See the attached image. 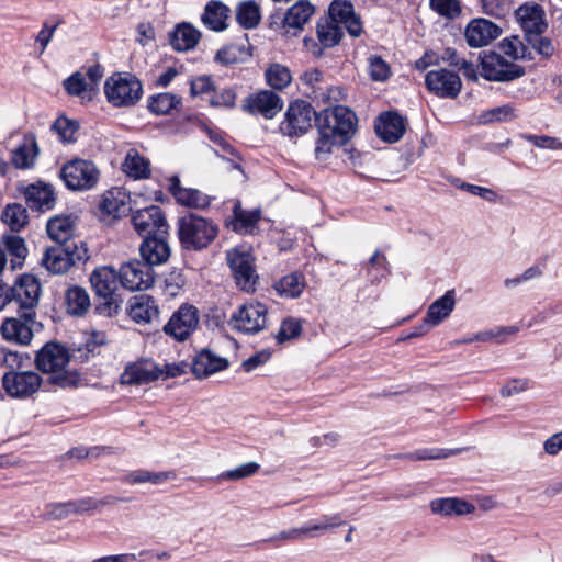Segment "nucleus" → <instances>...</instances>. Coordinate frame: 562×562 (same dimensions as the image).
<instances>
[{"label": "nucleus", "instance_id": "1", "mask_svg": "<svg viewBox=\"0 0 562 562\" xmlns=\"http://www.w3.org/2000/svg\"><path fill=\"white\" fill-rule=\"evenodd\" d=\"M70 355L57 342H47L36 353L35 363L38 370L52 374L50 382L61 387L74 386L78 383V374L66 370Z\"/></svg>", "mask_w": 562, "mask_h": 562}, {"label": "nucleus", "instance_id": "2", "mask_svg": "<svg viewBox=\"0 0 562 562\" xmlns=\"http://www.w3.org/2000/svg\"><path fill=\"white\" fill-rule=\"evenodd\" d=\"M89 281L94 294L102 300L97 312L106 317L116 315L121 303L116 294L121 284L119 272L111 266H100L91 272Z\"/></svg>", "mask_w": 562, "mask_h": 562}, {"label": "nucleus", "instance_id": "3", "mask_svg": "<svg viewBox=\"0 0 562 562\" xmlns=\"http://www.w3.org/2000/svg\"><path fill=\"white\" fill-rule=\"evenodd\" d=\"M217 233V225L200 215L188 213L178 220V236L184 249L206 248L216 238Z\"/></svg>", "mask_w": 562, "mask_h": 562}, {"label": "nucleus", "instance_id": "4", "mask_svg": "<svg viewBox=\"0 0 562 562\" xmlns=\"http://www.w3.org/2000/svg\"><path fill=\"white\" fill-rule=\"evenodd\" d=\"M106 101L115 108L135 105L143 95L142 82L130 72H115L104 82Z\"/></svg>", "mask_w": 562, "mask_h": 562}, {"label": "nucleus", "instance_id": "5", "mask_svg": "<svg viewBox=\"0 0 562 562\" xmlns=\"http://www.w3.org/2000/svg\"><path fill=\"white\" fill-rule=\"evenodd\" d=\"M226 259L237 286L247 293L255 292L259 274L250 249L245 246L235 247L226 252Z\"/></svg>", "mask_w": 562, "mask_h": 562}, {"label": "nucleus", "instance_id": "6", "mask_svg": "<svg viewBox=\"0 0 562 562\" xmlns=\"http://www.w3.org/2000/svg\"><path fill=\"white\" fill-rule=\"evenodd\" d=\"M60 178L71 191H88L98 184L100 170L91 160L75 158L61 167Z\"/></svg>", "mask_w": 562, "mask_h": 562}, {"label": "nucleus", "instance_id": "7", "mask_svg": "<svg viewBox=\"0 0 562 562\" xmlns=\"http://www.w3.org/2000/svg\"><path fill=\"white\" fill-rule=\"evenodd\" d=\"M36 324L35 311H22L16 316L7 317L0 325L1 337L11 344L19 346L31 345Z\"/></svg>", "mask_w": 562, "mask_h": 562}, {"label": "nucleus", "instance_id": "8", "mask_svg": "<svg viewBox=\"0 0 562 562\" xmlns=\"http://www.w3.org/2000/svg\"><path fill=\"white\" fill-rule=\"evenodd\" d=\"M132 224L144 239L153 236H168L169 225L159 206L150 205L132 213Z\"/></svg>", "mask_w": 562, "mask_h": 562}, {"label": "nucleus", "instance_id": "9", "mask_svg": "<svg viewBox=\"0 0 562 562\" xmlns=\"http://www.w3.org/2000/svg\"><path fill=\"white\" fill-rule=\"evenodd\" d=\"M268 310L260 302H248L238 307L231 317L234 329L245 334H256L267 326Z\"/></svg>", "mask_w": 562, "mask_h": 562}, {"label": "nucleus", "instance_id": "10", "mask_svg": "<svg viewBox=\"0 0 562 562\" xmlns=\"http://www.w3.org/2000/svg\"><path fill=\"white\" fill-rule=\"evenodd\" d=\"M199 322V310L184 303L171 315L164 326V333L177 341H184L195 331Z\"/></svg>", "mask_w": 562, "mask_h": 562}, {"label": "nucleus", "instance_id": "11", "mask_svg": "<svg viewBox=\"0 0 562 562\" xmlns=\"http://www.w3.org/2000/svg\"><path fill=\"white\" fill-rule=\"evenodd\" d=\"M316 116L313 108L303 100L290 103L280 124L282 134L289 137L301 136L312 127L313 119Z\"/></svg>", "mask_w": 562, "mask_h": 562}, {"label": "nucleus", "instance_id": "12", "mask_svg": "<svg viewBox=\"0 0 562 562\" xmlns=\"http://www.w3.org/2000/svg\"><path fill=\"white\" fill-rule=\"evenodd\" d=\"M515 19L525 34L526 41L542 35L548 30L546 11L536 2H525L514 12Z\"/></svg>", "mask_w": 562, "mask_h": 562}, {"label": "nucleus", "instance_id": "13", "mask_svg": "<svg viewBox=\"0 0 562 562\" xmlns=\"http://www.w3.org/2000/svg\"><path fill=\"white\" fill-rule=\"evenodd\" d=\"M42 385V378L34 371L5 372L2 376V386L7 394L15 398L33 395Z\"/></svg>", "mask_w": 562, "mask_h": 562}, {"label": "nucleus", "instance_id": "14", "mask_svg": "<svg viewBox=\"0 0 562 562\" xmlns=\"http://www.w3.org/2000/svg\"><path fill=\"white\" fill-rule=\"evenodd\" d=\"M317 42L313 38H305V47L315 57H321L325 48H331L338 45L344 36L340 25H337L328 16L321 18L316 23Z\"/></svg>", "mask_w": 562, "mask_h": 562}, {"label": "nucleus", "instance_id": "15", "mask_svg": "<svg viewBox=\"0 0 562 562\" xmlns=\"http://www.w3.org/2000/svg\"><path fill=\"white\" fill-rule=\"evenodd\" d=\"M427 89L439 98L454 99L462 89L460 76L449 69L430 70L425 76Z\"/></svg>", "mask_w": 562, "mask_h": 562}, {"label": "nucleus", "instance_id": "16", "mask_svg": "<svg viewBox=\"0 0 562 562\" xmlns=\"http://www.w3.org/2000/svg\"><path fill=\"white\" fill-rule=\"evenodd\" d=\"M316 121L336 132L338 137L348 139L355 133L357 117L349 108L333 106L322 110Z\"/></svg>", "mask_w": 562, "mask_h": 562}, {"label": "nucleus", "instance_id": "17", "mask_svg": "<svg viewBox=\"0 0 562 562\" xmlns=\"http://www.w3.org/2000/svg\"><path fill=\"white\" fill-rule=\"evenodd\" d=\"M120 282L130 291H142L154 283L153 269L146 262L131 260L121 266Z\"/></svg>", "mask_w": 562, "mask_h": 562}, {"label": "nucleus", "instance_id": "18", "mask_svg": "<svg viewBox=\"0 0 562 562\" xmlns=\"http://www.w3.org/2000/svg\"><path fill=\"white\" fill-rule=\"evenodd\" d=\"M99 209L103 221H112L126 215L131 211L130 193L124 188H111L102 194Z\"/></svg>", "mask_w": 562, "mask_h": 562}, {"label": "nucleus", "instance_id": "19", "mask_svg": "<svg viewBox=\"0 0 562 562\" xmlns=\"http://www.w3.org/2000/svg\"><path fill=\"white\" fill-rule=\"evenodd\" d=\"M326 16L340 25L342 30L345 29L352 37H359L362 34L363 27L360 16L355 12L351 2L347 0H334Z\"/></svg>", "mask_w": 562, "mask_h": 562}, {"label": "nucleus", "instance_id": "20", "mask_svg": "<svg viewBox=\"0 0 562 562\" xmlns=\"http://www.w3.org/2000/svg\"><path fill=\"white\" fill-rule=\"evenodd\" d=\"M42 286L33 274H23L12 288V296L21 310L34 311L40 302Z\"/></svg>", "mask_w": 562, "mask_h": 562}, {"label": "nucleus", "instance_id": "21", "mask_svg": "<svg viewBox=\"0 0 562 562\" xmlns=\"http://www.w3.org/2000/svg\"><path fill=\"white\" fill-rule=\"evenodd\" d=\"M283 108L282 99L270 90H261L249 95L244 103V109L254 114H261L266 119L274 117Z\"/></svg>", "mask_w": 562, "mask_h": 562}, {"label": "nucleus", "instance_id": "22", "mask_svg": "<svg viewBox=\"0 0 562 562\" xmlns=\"http://www.w3.org/2000/svg\"><path fill=\"white\" fill-rule=\"evenodd\" d=\"M314 7L305 0L296 1L290 7L283 19L281 30L283 34H296L301 32L304 25L310 21L314 14Z\"/></svg>", "mask_w": 562, "mask_h": 562}, {"label": "nucleus", "instance_id": "23", "mask_svg": "<svg viewBox=\"0 0 562 562\" xmlns=\"http://www.w3.org/2000/svg\"><path fill=\"white\" fill-rule=\"evenodd\" d=\"M168 236H153L143 240L139 252L144 261L149 266L162 265L170 257V247L167 243Z\"/></svg>", "mask_w": 562, "mask_h": 562}, {"label": "nucleus", "instance_id": "24", "mask_svg": "<svg viewBox=\"0 0 562 562\" xmlns=\"http://www.w3.org/2000/svg\"><path fill=\"white\" fill-rule=\"evenodd\" d=\"M376 134L385 142H397L405 132L404 119L395 112L382 113L375 123Z\"/></svg>", "mask_w": 562, "mask_h": 562}, {"label": "nucleus", "instance_id": "25", "mask_svg": "<svg viewBox=\"0 0 562 562\" xmlns=\"http://www.w3.org/2000/svg\"><path fill=\"white\" fill-rule=\"evenodd\" d=\"M128 315L138 324H148L158 318L159 310L151 296L142 294L130 301Z\"/></svg>", "mask_w": 562, "mask_h": 562}, {"label": "nucleus", "instance_id": "26", "mask_svg": "<svg viewBox=\"0 0 562 562\" xmlns=\"http://www.w3.org/2000/svg\"><path fill=\"white\" fill-rule=\"evenodd\" d=\"M94 507L92 499H80L66 503H52L46 506L44 518L46 520H63L72 515L83 514Z\"/></svg>", "mask_w": 562, "mask_h": 562}, {"label": "nucleus", "instance_id": "27", "mask_svg": "<svg viewBox=\"0 0 562 562\" xmlns=\"http://www.w3.org/2000/svg\"><path fill=\"white\" fill-rule=\"evenodd\" d=\"M228 367L226 358L220 357L209 350H202L196 355L192 364V372L198 379L207 378Z\"/></svg>", "mask_w": 562, "mask_h": 562}, {"label": "nucleus", "instance_id": "28", "mask_svg": "<svg viewBox=\"0 0 562 562\" xmlns=\"http://www.w3.org/2000/svg\"><path fill=\"white\" fill-rule=\"evenodd\" d=\"M169 190L178 203L189 207H205L210 204L209 196L196 189L182 188L177 176L169 179Z\"/></svg>", "mask_w": 562, "mask_h": 562}, {"label": "nucleus", "instance_id": "29", "mask_svg": "<svg viewBox=\"0 0 562 562\" xmlns=\"http://www.w3.org/2000/svg\"><path fill=\"white\" fill-rule=\"evenodd\" d=\"M25 198L31 209L41 212L52 210L56 201L53 188L44 183L30 184L25 190Z\"/></svg>", "mask_w": 562, "mask_h": 562}, {"label": "nucleus", "instance_id": "30", "mask_svg": "<svg viewBox=\"0 0 562 562\" xmlns=\"http://www.w3.org/2000/svg\"><path fill=\"white\" fill-rule=\"evenodd\" d=\"M456 306V295L453 290L447 291L441 297L434 301L426 313V322L434 327L441 324L453 312Z\"/></svg>", "mask_w": 562, "mask_h": 562}, {"label": "nucleus", "instance_id": "31", "mask_svg": "<svg viewBox=\"0 0 562 562\" xmlns=\"http://www.w3.org/2000/svg\"><path fill=\"white\" fill-rule=\"evenodd\" d=\"M201 33L190 23L178 24L170 34V44L178 52L193 49L199 43Z\"/></svg>", "mask_w": 562, "mask_h": 562}, {"label": "nucleus", "instance_id": "32", "mask_svg": "<svg viewBox=\"0 0 562 562\" xmlns=\"http://www.w3.org/2000/svg\"><path fill=\"white\" fill-rule=\"evenodd\" d=\"M474 506L458 497L436 498L430 502L434 514L442 516H462L474 512Z\"/></svg>", "mask_w": 562, "mask_h": 562}, {"label": "nucleus", "instance_id": "33", "mask_svg": "<svg viewBox=\"0 0 562 562\" xmlns=\"http://www.w3.org/2000/svg\"><path fill=\"white\" fill-rule=\"evenodd\" d=\"M42 265L50 273L64 274L71 268V258L65 247L55 246L45 250Z\"/></svg>", "mask_w": 562, "mask_h": 562}, {"label": "nucleus", "instance_id": "34", "mask_svg": "<svg viewBox=\"0 0 562 562\" xmlns=\"http://www.w3.org/2000/svg\"><path fill=\"white\" fill-rule=\"evenodd\" d=\"M228 13L229 9L223 2L212 0L206 3L201 20L210 30L220 32L227 27Z\"/></svg>", "mask_w": 562, "mask_h": 562}, {"label": "nucleus", "instance_id": "35", "mask_svg": "<svg viewBox=\"0 0 562 562\" xmlns=\"http://www.w3.org/2000/svg\"><path fill=\"white\" fill-rule=\"evenodd\" d=\"M38 146L34 135H26L23 142L12 151V164L15 168L27 169L34 165Z\"/></svg>", "mask_w": 562, "mask_h": 562}, {"label": "nucleus", "instance_id": "36", "mask_svg": "<svg viewBox=\"0 0 562 562\" xmlns=\"http://www.w3.org/2000/svg\"><path fill=\"white\" fill-rule=\"evenodd\" d=\"M465 38L471 47H483L492 41V22L474 19L465 27Z\"/></svg>", "mask_w": 562, "mask_h": 562}, {"label": "nucleus", "instance_id": "37", "mask_svg": "<svg viewBox=\"0 0 562 562\" xmlns=\"http://www.w3.org/2000/svg\"><path fill=\"white\" fill-rule=\"evenodd\" d=\"M67 312L74 316L85 315L91 307L88 291L79 285L70 286L65 294Z\"/></svg>", "mask_w": 562, "mask_h": 562}, {"label": "nucleus", "instance_id": "38", "mask_svg": "<svg viewBox=\"0 0 562 562\" xmlns=\"http://www.w3.org/2000/svg\"><path fill=\"white\" fill-rule=\"evenodd\" d=\"M46 231L53 240L64 244L74 235L75 223L70 216H55L47 222Z\"/></svg>", "mask_w": 562, "mask_h": 562}, {"label": "nucleus", "instance_id": "39", "mask_svg": "<svg viewBox=\"0 0 562 562\" xmlns=\"http://www.w3.org/2000/svg\"><path fill=\"white\" fill-rule=\"evenodd\" d=\"M251 56L250 46L248 43L239 42L232 43L216 53V60L223 65H234L244 63Z\"/></svg>", "mask_w": 562, "mask_h": 562}, {"label": "nucleus", "instance_id": "40", "mask_svg": "<svg viewBox=\"0 0 562 562\" xmlns=\"http://www.w3.org/2000/svg\"><path fill=\"white\" fill-rule=\"evenodd\" d=\"M157 374L142 363H133L125 368L120 376V383L124 385H140L153 382Z\"/></svg>", "mask_w": 562, "mask_h": 562}, {"label": "nucleus", "instance_id": "41", "mask_svg": "<svg viewBox=\"0 0 562 562\" xmlns=\"http://www.w3.org/2000/svg\"><path fill=\"white\" fill-rule=\"evenodd\" d=\"M526 70L514 61H507L494 53V81L507 82L522 77Z\"/></svg>", "mask_w": 562, "mask_h": 562}, {"label": "nucleus", "instance_id": "42", "mask_svg": "<svg viewBox=\"0 0 562 562\" xmlns=\"http://www.w3.org/2000/svg\"><path fill=\"white\" fill-rule=\"evenodd\" d=\"M318 124L319 137L315 146V155L319 160H324L331 153L334 146L342 145L347 139L338 137V134L326 127L322 123Z\"/></svg>", "mask_w": 562, "mask_h": 562}, {"label": "nucleus", "instance_id": "43", "mask_svg": "<svg viewBox=\"0 0 562 562\" xmlns=\"http://www.w3.org/2000/svg\"><path fill=\"white\" fill-rule=\"evenodd\" d=\"M123 171L134 179L147 178L150 173L149 162L136 149H130L122 165Z\"/></svg>", "mask_w": 562, "mask_h": 562}, {"label": "nucleus", "instance_id": "44", "mask_svg": "<svg viewBox=\"0 0 562 562\" xmlns=\"http://www.w3.org/2000/svg\"><path fill=\"white\" fill-rule=\"evenodd\" d=\"M273 288L283 297H299L305 288L304 277L299 272L288 274L277 281Z\"/></svg>", "mask_w": 562, "mask_h": 562}, {"label": "nucleus", "instance_id": "45", "mask_svg": "<svg viewBox=\"0 0 562 562\" xmlns=\"http://www.w3.org/2000/svg\"><path fill=\"white\" fill-rule=\"evenodd\" d=\"M176 479V474L173 472H150L147 470H136L127 473L123 481L126 484L135 485V484H144L150 483L154 485L162 484L167 481H171Z\"/></svg>", "mask_w": 562, "mask_h": 562}, {"label": "nucleus", "instance_id": "46", "mask_svg": "<svg viewBox=\"0 0 562 562\" xmlns=\"http://www.w3.org/2000/svg\"><path fill=\"white\" fill-rule=\"evenodd\" d=\"M265 78L267 85L274 90H283L292 82L291 70L285 65L279 63L267 67Z\"/></svg>", "mask_w": 562, "mask_h": 562}, {"label": "nucleus", "instance_id": "47", "mask_svg": "<svg viewBox=\"0 0 562 562\" xmlns=\"http://www.w3.org/2000/svg\"><path fill=\"white\" fill-rule=\"evenodd\" d=\"M261 19L260 8L254 0L243 1L236 8V20L244 29L256 27Z\"/></svg>", "mask_w": 562, "mask_h": 562}, {"label": "nucleus", "instance_id": "48", "mask_svg": "<svg viewBox=\"0 0 562 562\" xmlns=\"http://www.w3.org/2000/svg\"><path fill=\"white\" fill-rule=\"evenodd\" d=\"M2 221L11 231L19 232L29 222L27 210L20 203L9 204L2 213Z\"/></svg>", "mask_w": 562, "mask_h": 562}, {"label": "nucleus", "instance_id": "49", "mask_svg": "<svg viewBox=\"0 0 562 562\" xmlns=\"http://www.w3.org/2000/svg\"><path fill=\"white\" fill-rule=\"evenodd\" d=\"M344 524L339 514L333 516H324L318 524H307L301 527L302 537L314 538L317 535L327 532L328 530L339 527Z\"/></svg>", "mask_w": 562, "mask_h": 562}, {"label": "nucleus", "instance_id": "50", "mask_svg": "<svg viewBox=\"0 0 562 562\" xmlns=\"http://www.w3.org/2000/svg\"><path fill=\"white\" fill-rule=\"evenodd\" d=\"M181 103V99L172 93H158L148 100V109L157 115L168 114Z\"/></svg>", "mask_w": 562, "mask_h": 562}, {"label": "nucleus", "instance_id": "51", "mask_svg": "<svg viewBox=\"0 0 562 562\" xmlns=\"http://www.w3.org/2000/svg\"><path fill=\"white\" fill-rule=\"evenodd\" d=\"M78 128V122L66 116L58 117L52 125V131L58 135L59 140L64 144L76 142Z\"/></svg>", "mask_w": 562, "mask_h": 562}, {"label": "nucleus", "instance_id": "52", "mask_svg": "<svg viewBox=\"0 0 562 562\" xmlns=\"http://www.w3.org/2000/svg\"><path fill=\"white\" fill-rule=\"evenodd\" d=\"M234 215V228L238 232H250L260 220L259 210L245 211L239 205L235 206Z\"/></svg>", "mask_w": 562, "mask_h": 562}, {"label": "nucleus", "instance_id": "53", "mask_svg": "<svg viewBox=\"0 0 562 562\" xmlns=\"http://www.w3.org/2000/svg\"><path fill=\"white\" fill-rule=\"evenodd\" d=\"M300 80L305 87V93L314 100L325 86L323 74L318 69H307L301 75Z\"/></svg>", "mask_w": 562, "mask_h": 562}, {"label": "nucleus", "instance_id": "54", "mask_svg": "<svg viewBox=\"0 0 562 562\" xmlns=\"http://www.w3.org/2000/svg\"><path fill=\"white\" fill-rule=\"evenodd\" d=\"M441 59L450 66L460 67L467 78L476 80L477 75L473 64L461 58L454 48H446L441 55Z\"/></svg>", "mask_w": 562, "mask_h": 562}, {"label": "nucleus", "instance_id": "55", "mask_svg": "<svg viewBox=\"0 0 562 562\" xmlns=\"http://www.w3.org/2000/svg\"><path fill=\"white\" fill-rule=\"evenodd\" d=\"M4 245L10 255L14 257L11 261L12 266H21L22 260H24L27 255L24 239L18 235H8L4 237Z\"/></svg>", "mask_w": 562, "mask_h": 562}, {"label": "nucleus", "instance_id": "56", "mask_svg": "<svg viewBox=\"0 0 562 562\" xmlns=\"http://www.w3.org/2000/svg\"><path fill=\"white\" fill-rule=\"evenodd\" d=\"M457 450L441 448H423L406 456L412 461L440 460L454 454Z\"/></svg>", "mask_w": 562, "mask_h": 562}, {"label": "nucleus", "instance_id": "57", "mask_svg": "<svg viewBox=\"0 0 562 562\" xmlns=\"http://www.w3.org/2000/svg\"><path fill=\"white\" fill-rule=\"evenodd\" d=\"M431 10L447 19H456L461 13L459 0H429Z\"/></svg>", "mask_w": 562, "mask_h": 562}, {"label": "nucleus", "instance_id": "58", "mask_svg": "<svg viewBox=\"0 0 562 562\" xmlns=\"http://www.w3.org/2000/svg\"><path fill=\"white\" fill-rule=\"evenodd\" d=\"M302 333V323L297 318L289 317L285 318L281 327L276 335V339L279 344H282L286 340L294 339L299 337Z\"/></svg>", "mask_w": 562, "mask_h": 562}, {"label": "nucleus", "instance_id": "59", "mask_svg": "<svg viewBox=\"0 0 562 562\" xmlns=\"http://www.w3.org/2000/svg\"><path fill=\"white\" fill-rule=\"evenodd\" d=\"M345 97L346 93L341 87L326 85L321 89V92L316 94L315 101L327 105V108H333L336 106L335 104L337 102L342 101Z\"/></svg>", "mask_w": 562, "mask_h": 562}, {"label": "nucleus", "instance_id": "60", "mask_svg": "<svg viewBox=\"0 0 562 562\" xmlns=\"http://www.w3.org/2000/svg\"><path fill=\"white\" fill-rule=\"evenodd\" d=\"M259 470V464L257 462H247L238 465L235 469L228 470L221 474L222 480L237 481L245 477H248L255 474Z\"/></svg>", "mask_w": 562, "mask_h": 562}, {"label": "nucleus", "instance_id": "61", "mask_svg": "<svg viewBox=\"0 0 562 562\" xmlns=\"http://www.w3.org/2000/svg\"><path fill=\"white\" fill-rule=\"evenodd\" d=\"M498 47L502 54L513 59L524 56L525 46L518 36L504 38Z\"/></svg>", "mask_w": 562, "mask_h": 562}, {"label": "nucleus", "instance_id": "62", "mask_svg": "<svg viewBox=\"0 0 562 562\" xmlns=\"http://www.w3.org/2000/svg\"><path fill=\"white\" fill-rule=\"evenodd\" d=\"M369 74L375 81H384L390 77V67L380 56H370Z\"/></svg>", "mask_w": 562, "mask_h": 562}, {"label": "nucleus", "instance_id": "63", "mask_svg": "<svg viewBox=\"0 0 562 562\" xmlns=\"http://www.w3.org/2000/svg\"><path fill=\"white\" fill-rule=\"evenodd\" d=\"M65 90L71 95H81L87 90H90L89 83L80 72L71 75L64 81Z\"/></svg>", "mask_w": 562, "mask_h": 562}, {"label": "nucleus", "instance_id": "64", "mask_svg": "<svg viewBox=\"0 0 562 562\" xmlns=\"http://www.w3.org/2000/svg\"><path fill=\"white\" fill-rule=\"evenodd\" d=\"M60 22H56L55 24H50L48 22H45L41 29V31L37 33L35 37V43L38 45V53L42 55L46 47L48 46L49 42L54 37V34L58 27Z\"/></svg>", "mask_w": 562, "mask_h": 562}]
</instances>
